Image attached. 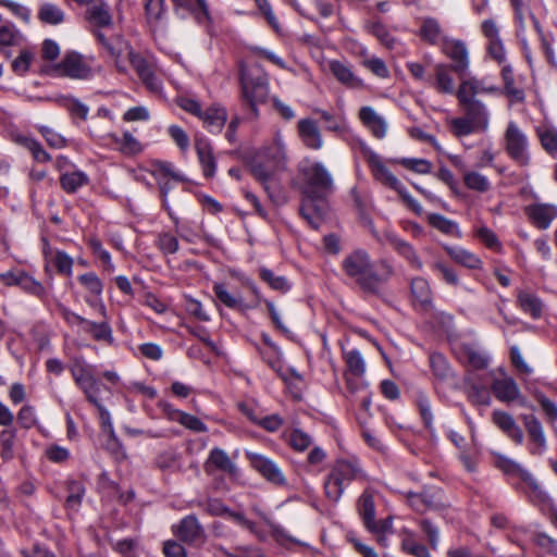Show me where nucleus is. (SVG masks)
I'll list each match as a JSON object with an SVG mask.
<instances>
[{"mask_svg": "<svg viewBox=\"0 0 557 557\" xmlns=\"http://www.w3.org/2000/svg\"><path fill=\"white\" fill-rule=\"evenodd\" d=\"M379 265L383 271H375L374 262L366 249L357 248L347 253L342 261L344 274L366 294L379 296L381 286L394 274V268L387 260H380Z\"/></svg>", "mask_w": 557, "mask_h": 557, "instance_id": "1", "label": "nucleus"}, {"mask_svg": "<svg viewBox=\"0 0 557 557\" xmlns=\"http://www.w3.org/2000/svg\"><path fill=\"white\" fill-rule=\"evenodd\" d=\"M302 178L305 197H327L334 189V180L329 169L320 161L304 159L298 166Z\"/></svg>", "mask_w": 557, "mask_h": 557, "instance_id": "2", "label": "nucleus"}, {"mask_svg": "<svg viewBox=\"0 0 557 557\" xmlns=\"http://www.w3.org/2000/svg\"><path fill=\"white\" fill-rule=\"evenodd\" d=\"M42 72L71 79H90L96 73L101 72L100 65H94L92 57H85L75 51H67L62 60L51 66L42 69Z\"/></svg>", "mask_w": 557, "mask_h": 557, "instance_id": "3", "label": "nucleus"}, {"mask_svg": "<svg viewBox=\"0 0 557 557\" xmlns=\"http://www.w3.org/2000/svg\"><path fill=\"white\" fill-rule=\"evenodd\" d=\"M362 471L357 462L351 460H337L324 482L325 496L331 502H338L345 485L357 480Z\"/></svg>", "mask_w": 557, "mask_h": 557, "instance_id": "4", "label": "nucleus"}, {"mask_svg": "<svg viewBox=\"0 0 557 557\" xmlns=\"http://www.w3.org/2000/svg\"><path fill=\"white\" fill-rule=\"evenodd\" d=\"M504 146L509 158L520 166L530 164L529 139L516 122L510 121L504 133Z\"/></svg>", "mask_w": 557, "mask_h": 557, "instance_id": "5", "label": "nucleus"}, {"mask_svg": "<svg viewBox=\"0 0 557 557\" xmlns=\"http://www.w3.org/2000/svg\"><path fill=\"white\" fill-rule=\"evenodd\" d=\"M70 371L76 385L83 391L89 403H96V397L100 392V382L88 370L84 360L76 358L70 366Z\"/></svg>", "mask_w": 557, "mask_h": 557, "instance_id": "6", "label": "nucleus"}, {"mask_svg": "<svg viewBox=\"0 0 557 557\" xmlns=\"http://www.w3.org/2000/svg\"><path fill=\"white\" fill-rule=\"evenodd\" d=\"M245 455L251 467L268 482L277 486H285L287 484L283 471L272 459L253 451H246Z\"/></svg>", "mask_w": 557, "mask_h": 557, "instance_id": "7", "label": "nucleus"}, {"mask_svg": "<svg viewBox=\"0 0 557 557\" xmlns=\"http://www.w3.org/2000/svg\"><path fill=\"white\" fill-rule=\"evenodd\" d=\"M442 52L451 60V70L459 76H465L470 66L467 45L459 39H445L441 47Z\"/></svg>", "mask_w": 557, "mask_h": 557, "instance_id": "8", "label": "nucleus"}, {"mask_svg": "<svg viewBox=\"0 0 557 557\" xmlns=\"http://www.w3.org/2000/svg\"><path fill=\"white\" fill-rule=\"evenodd\" d=\"M529 437V453L533 456H542L547 450V440L541 421L533 414L521 417Z\"/></svg>", "mask_w": 557, "mask_h": 557, "instance_id": "9", "label": "nucleus"}, {"mask_svg": "<svg viewBox=\"0 0 557 557\" xmlns=\"http://www.w3.org/2000/svg\"><path fill=\"white\" fill-rule=\"evenodd\" d=\"M173 533L184 543L196 545L205 542L206 533L196 516L189 515L172 527Z\"/></svg>", "mask_w": 557, "mask_h": 557, "instance_id": "10", "label": "nucleus"}, {"mask_svg": "<svg viewBox=\"0 0 557 557\" xmlns=\"http://www.w3.org/2000/svg\"><path fill=\"white\" fill-rule=\"evenodd\" d=\"M77 280L88 293V295L85 297L86 304L96 309L102 318H106V306L101 299L103 290L101 280L94 272L82 274L77 277Z\"/></svg>", "mask_w": 557, "mask_h": 557, "instance_id": "11", "label": "nucleus"}, {"mask_svg": "<svg viewBox=\"0 0 557 557\" xmlns=\"http://www.w3.org/2000/svg\"><path fill=\"white\" fill-rule=\"evenodd\" d=\"M406 497L409 506L419 513L436 510L443 506L441 490L435 487L423 488L420 493L408 492Z\"/></svg>", "mask_w": 557, "mask_h": 557, "instance_id": "12", "label": "nucleus"}, {"mask_svg": "<svg viewBox=\"0 0 557 557\" xmlns=\"http://www.w3.org/2000/svg\"><path fill=\"white\" fill-rule=\"evenodd\" d=\"M529 221L540 230H547L557 219V206L546 202H533L524 208Z\"/></svg>", "mask_w": 557, "mask_h": 557, "instance_id": "13", "label": "nucleus"}, {"mask_svg": "<svg viewBox=\"0 0 557 557\" xmlns=\"http://www.w3.org/2000/svg\"><path fill=\"white\" fill-rule=\"evenodd\" d=\"M325 198L326 197L302 196L300 214L314 230H318L325 219L327 212V205L324 201Z\"/></svg>", "mask_w": 557, "mask_h": 557, "instance_id": "14", "label": "nucleus"}, {"mask_svg": "<svg viewBox=\"0 0 557 557\" xmlns=\"http://www.w3.org/2000/svg\"><path fill=\"white\" fill-rule=\"evenodd\" d=\"M240 84L244 101L265 102L269 96V86L264 78H251L245 70L240 71Z\"/></svg>", "mask_w": 557, "mask_h": 557, "instance_id": "15", "label": "nucleus"}, {"mask_svg": "<svg viewBox=\"0 0 557 557\" xmlns=\"http://www.w3.org/2000/svg\"><path fill=\"white\" fill-rule=\"evenodd\" d=\"M127 59L148 89L151 91L160 90L161 83L154 74L153 66L146 59L135 53L132 49L127 51Z\"/></svg>", "mask_w": 557, "mask_h": 557, "instance_id": "16", "label": "nucleus"}, {"mask_svg": "<svg viewBox=\"0 0 557 557\" xmlns=\"http://www.w3.org/2000/svg\"><path fill=\"white\" fill-rule=\"evenodd\" d=\"M457 100L462 108L463 115H466L480 132H485L490 125V113L486 106L481 100Z\"/></svg>", "mask_w": 557, "mask_h": 557, "instance_id": "17", "label": "nucleus"}, {"mask_svg": "<svg viewBox=\"0 0 557 557\" xmlns=\"http://www.w3.org/2000/svg\"><path fill=\"white\" fill-rule=\"evenodd\" d=\"M459 78L460 84L456 91L457 99L478 100L475 96L479 94H495L498 91L496 86L487 85L485 81L475 76H461Z\"/></svg>", "mask_w": 557, "mask_h": 557, "instance_id": "18", "label": "nucleus"}, {"mask_svg": "<svg viewBox=\"0 0 557 557\" xmlns=\"http://www.w3.org/2000/svg\"><path fill=\"white\" fill-rule=\"evenodd\" d=\"M410 294L417 310L429 312L433 309V294L429 282L423 277H414L410 283Z\"/></svg>", "mask_w": 557, "mask_h": 557, "instance_id": "19", "label": "nucleus"}, {"mask_svg": "<svg viewBox=\"0 0 557 557\" xmlns=\"http://www.w3.org/2000/svg\"><path fill=\"white\" fill-rule=\"evenodd\" d=\"M203 469L207 474H213L215 471H222L230 475L237 474L236 465L231 460L227 453L219 447L210 450L203 463Z\"/></svg>", "mask_w": 557, "mask_h": 557, "instance_id": "20", "label": "nucleus"}, {"mask_svg": "<svg viewBox=\"0 0 557 557\" xmlns=\"http://www.w3.org/2000/svg\"><path fill=\"white\" fill-rule=\"evenodd\" d=\"M422 41L431 46H443L445 39H448L444 34V29L438 20L426 16L420 20V27L417 33Z\"/></svg>", "mask_w": 557, "mask_h": 557, "instance_id": "21", "label": "nucleus"}, {"mask_svg": "<svg viewBox=\"0 0 557 557\" xmlns=\"http://www.w3.org/2000/svg\"><path fill=\"white\" fill-rule=\"evenodd\" d=\"M451 72H454L451 65L436 63L433 67V77H431L429 85L440 94L456 95L457 89L455 88Z\"/></svg>", "mask_w": 557, "mask_h": 557, "instance_id": "22", "label": "nucleus"}, {"mask_svg": "<svg viewBox=\"0 0 557 557\" xmlns=\"http://www.w3.org/2000/svg\"><path fill=\"white\" fill-rule=\"evenodd\" d=\"M492 421L504 434H506L507 437H509L516 444L521 445L523 443V431L516 423L511 414L502 410H494L492 413Z\"/></svg>", "mask_w": 557, "mask_h": 557, "instance_id": "23", "label": "nucleus"}, {"mask_svg": "<svg viewBox=\"0 0 557 557\" xmlns=\"http://www.w3.org/2000/svg\"><path fill=\"white\" fill-rule=\"evenodd\" d=\"M195 149L205 177L212 178L216 172V160L211 144L206 138L196 137Z\"/></svg>", "mask_w": 557, "mask_h": 557, "instance_id": "24", "label": "nucleus"}, {"mask_svg": "<svg viewBox=\"0 0 557 557\" xmlns=\"http://www.w3.org/2000/svg\"><path fill=\"white\" fill-rule=\"evenodd\" d=\"M280 168L274 164L256 163L251 168L253 177L263 185L264 190L272 198L280 189V183L276 178V171Z\"/></svg>", "mask_w": 557, "mask_h": 557, "instance_id": "25", "label": "nucleus"}, {"mask_svg": "<svg viewBox=\"0 0 557 557\" xmlns=\"http://www.w3.org/2000/svg\"><path fill=\"white\" fill-rule=\"evenodd\" d=\"M368 162L377 181L396 191H401L404 184L384 165L377 154L371 153Z\"/></svg>", "mask_w": 557, "mask_h": 557, "instance_id": "26", "label": "nucleus"}, {"mask_svg": "<svg viewBox=\"0 0 557 557\" xmlns=\"http://www.w3.org/2000/svg\"><path fill=\"white\" fill-rule=\"evenodd\" d=\"M298 134L306 147L319 150L323 146L318 123L311 119H301L298 122Z\"/></svg>", "mask_w": 557, "mask_h": 557, "instance_id": "27", "label": "nucleus"}, {"mask_svg": "<svg viewBox=\"0 0 557 557\" xmlns=\"http://www.w3.org/2000/svg\"><path fill=\"white\" fill-rule=\"evenodd\" d=\"M496 465L498 468H500L504 472L508 474H519L521 475L527 483L529 484L530 488L539 496L543 495V491L541 490V486L539 483L531 476V474L525 471L522 466L515 460L507 458L506 456L496 455Z\"/></svg>", "mask_w": 557, "mask_h": 557, "instance_id": "28", "label": "nucleus"}, {"mask_svg": "<svg viewBox=\"0 0 557 557\" xmlns=\"http://www.w3.org/2000/svg\"><path fill=\"white\" fill-rule=\"evenodd\" d=\"M86 15L90 24L95 26L109 27L112 25L110 7L102 0H91L87 5Z\"/></svg>", "mask_w": 557, "mask_h": 557, "instance_id": "29", "label": "nucleus"}, {"mask_svg": "<svg viewBox=\"0 0 557 557\" xmlns=\"http://www.w3.org/2000/svg\"><path fill=\"white\" fill-rule=\"evenodd\" d=\"M359 117L373 136L376 138H384L386 136L387 123L373 108L362 107L359 111Z\"/></svg>", "mask_w": 557, "mask_h": 557, "instance_id": "30", "label": "nucleus"}, {"mask_svg": "<svg viewBox=\"0 0 557 557\" xmlns=\"http://www.w3.org/2000/svg\"><path fill=\"white\" fill-rule=\"evenodd\" d=\"M517 302L519 308L533 319L542 317L544 302L536 294L527 289H519L517 292Z\"/></svg>", "mask_w": 557, "mask_h": 557, "instance_id": "31", "label": "nucleus"}, {"mask_svg": "<svg viewBox=\"0 0 557 557\" xmlns=\"http://www.w3.org/2000/svg\"><path fill=\"white\" fill-rule=\"evenodd\" d=\"M389 244L399 256L407 260L412 269L417 271L423 269V262L411 244L397 236L389 237Z\"/></svg>", "mask_w": 557, "mask_h": 557, "instance_id": "32", "label": "nucleus"}, {"mask_svg": "<svg viewBox=\"0 0 557 557\" xmlns=\"http://www.w3.org/2000/svg\"><path fill=\"white\" fill-rule=\"evenodd\" d=\"M144 10L147 24L151 28H158L166 17L164 0H144Z\"/></svg>", "mask_w": 557, "mask_h": 557, "instance_id": "33", "label": "nucleus"}, {"mask_svg": "<svg viewBox=\"0 0 557 557\" xmlns=\"http://www.w3.org/2000/svg\"><path fill=\"white\" fill-rule=\"evenodd\" d=\"M492 389L495 397L503 403H511L520 396L517 383L509 377L495 380Z\"/></svg>", "mask_w": 557, "mask_h": 557, "instance_id": "34", "label": "nucleus"}, {"mask_svg": "<svg viewBox=\"0 0 557 557\" xmlns=\"http://www.w3.org/2000/svg\"><path fill=\"white\" fill-rule=\"evenodd\" d=\"M83 331L88 333L97 342H103L108 345H112L114 343L112 329L109 324L107 314L101 322L87 320Z\"/></svg>", "mask_w": 557, "mask_h": 557, "instance_id": "35", "label": "nucleus"}, {"mask_svg": "<svg viewBox=\"0 0 557 557\" xmlns=\"http://www.w3.org/2000/svg\"><path fill=\"white\" fill-rule=\"evenodd\" d=\"M200 119L210 132L220 133L226 123L227 113L223 107H211L202 112Z\"/></svg>", "mask_w": 557, "mask_h": 557, "instance_id": "36", "label": "nucleus"}, {"mask_svg": "<svg viewBox=\"0 0 557 557\" xmlns=\"http://www.w3.org/2000/svg\"><path fill=\"white\" fill-rule=\"evenodd\" d=\"M329 69L339 83L349 88H358L362 85L361 79L355 76L350 67L341 61H331Z\"/></svg>", "mask_w": 557, "mask_h": 557, "instance_id": "37", "label": "nucleus"}, {"mask_svg": "<svg viewBox=\"0 0 557 557\" xmlns=\"http://www.w3.org/2000/svg\"><path fill=\"white\" fill-rule=\"evenodd\" d=\"M444 248L455 262L466 268L480 269L482 267V260L476 255L462 247L445 246Z\"/></svg>", "mask_w": 557, "mask_h": 557, "instance_id": "38", "label": "nucleus"}, {"mask_svg": "<svg viewBox=\"0 0 557 557\" xmlns=\"http://www.w3.org/2000/svg\"><path fill=\"white\" fill-rule=\"evenodd\" d=\"M358 511L367 529H375V507L373 496L364 492L358 500Z\"/></svg>", "mask_w": 557, "mask_h": 557, "instance_id": "39", "label": "nucleus"}, {"mask_svg": "<svg viewBox=\"0 0 557 557\" xmlns=\"http://www.w3.org/2000/svg\"><path fill=\"white\" fill-rule=\"evenodd\" d=\"M262 154L271 164L280 169L283 166L286 156L285 145L281 134L277 133L273 143L269 147L263 148Z\"/></svg>", "mask_w": 557, "mask_h": 557, "instance_id": "40", "label": "nucleus"}, {"mask_svg": "<svg viewBox=\"0 0 557 557\" xmlns=\"http://www.w3.org/2000/svg\"><path fill=\"white\" fill-rule=\"evenodd\" d=\"M213 292L225 307L234 310H243L245 308L243 298L239 294H232L227 290L225 284L215 282L213 284Z\"/></svg>", "mask_w": 557, "mask_h": 557, "instance_id": "41", "label": "nucleus"}, {"mask_svg": "<svg viewBox=\"0 0 557 557\" xmlns=\"http://www.w3.org/2000/svg\"><path fill=\"white\" fill-rule=\"evenodd\" d=\"M466 382L468 384L467 395L469 400L474 405L488 406L491 395L487 387L474 383L470 373L467 375Z\"/></svg>", "mask_w": 557, "mask_h": 557, "instance_id": "42", "label": "nucleus"}, {"mask_svg": "<svg viewBox=\"0 0 557 557\" xmlns=\"http://www.w3.org/2000/svg\"><path fill=\"white\" fill-rule=\"evenodd\" d=\"M343 356L348 374L355 377H361L366 372V362L361 352L357 349L344 350Z\"/></svg>", "mask_w": 557, "mask_h": 557, "instance_id": "43", "label": "nucleus"}, {"mask_svg": "<svg viewBox=\"0 0 557 557\" xmlns=\"http://www.w3.org/2000/svg\"><path fill=\"white\" fill-rule=\"evenodd\" d=\"M109 138L116 149L124 154H136L141 151L139 141L128 132H125L122 137L110 134Z\"/></svg>", "mask_w": 557, "mask_h": 557, "instance_id": "44", "label": "nucleus"}, {"mask_svg": "<svg viewBox=\"0 0 557 557\" xmlns=\"http://www.w3.org/2000/svg\"><path fill=\"white\" fill-rule=\"evenodd\" d=\"M15 143L20 146L26 148L33 156V158L37 162H49L51 160V157L46 150L42 148L41 144L37 141L36 139L28 137V136H16Z\"/></svg>", "mask_w": 557, "mask_h": 557, "instance_id": "45", "label": "nucleus"}, {"mask_svg": "<svg viewBox=\"0 0 557 557\" xmlns=\"http://www.w3.org/2000/svg\"><path fill=\"white\" fill-rule=\"evenodd\" d=\"M88 176L82 171L67 172L61 175V187L69 194H73L82 186L87 185Z\"/></svg>", "mask_w": 557, "mask_h": 557, "instance_id": "46", "label": "nucleus"}, {"mask_svg": "<svg viewBox=\"0 0 557 557\" xmlns=\"http://www.w3.org/2000/svg\"><path fill=\"white\" fill-rule=\"evenodd\" d=\"M401 548L414 557H432L426 546L414 540V533L408 529L403 530Z\"/></svg>", "mask_w": 557, "mask_h": 557, "instance_id": "47", "label": "nucleus"}, {"mask_svg": "<svg viewBox=\"0 0 557 557\" xmlns=\"http://www.w3.org/2000/svg\"><path fill=\"white\" fill-rule=\"evenodd\" d=\"M448 128L450 133L457 137L461 138L465 136H469L473 133L480 132L473 123L468 120L466 115L453 117L447 121Z\"/></svg>", "mask_w": 557, "mask_h": 557, "instance_id": "48", "label": "nucleus"}, {"mask_svg": "<svg viewBox=\"0 0 557 557\" xmlns=\"http://www.w3.org/2000/svg\"><path fill=\"white\" fill-rule=\"evenodd\" d=\"M38 18L45 24L58 25L64 21V12L58 5L47 2L40 5Z\"/></svg>", "mask_w": 557, "mask_h": 557, "instance_id": "49", "label": "nucleus"}, {"mask_svg": "<svg viewBox=\"0 0 557 557\" xmlns=\"http://www.w3.org/2000/svg\"><path fill=\"white\" fill-rule=\"evenodd\" d=\"M430 367L434 376L441 381L448 380L451 375V368L446 358L438 352L430 355Z\"/></svg>", "mask_w": 557, "mask_h": 557, "instance_id": "50", "label": "nucleus"}, {"mask_svg": "<svg viewBox=\"0 0 557 557\" xmlns=\"http://www.w3.org/2000/svg\"><path fill=\"white\" fill-rule=\"evenodd\" d=\"M259 275L260 278L274 290L286 293L290 288V284L288 283L285 276L276 275L270 269L261 268L259 271Z\"/></svg>", "mask_w": 557, "mask_h": 557, "instance_id": "51", "label": "nucleus"}, {"mask_svg": "<svg viewBox=\"0 0 557 557\" xmlns=\"http://www.w3.org/2000/svg\"><path fill=\"white\" fill-rule=\"evenodd\" d=\"M85 495V486L82 482L70 480L67 482V496H66V507L72 510H77L82 504V499Z\"/></svg>", "mask_w": 557, "mask_h": 557, "instance_id": "52", "label": "nucleus"}, {"mask_svg": "<svg viewBox=\"0 0 557 557\" xmlns=\"http://www.w3.org/2000/svg\"><path fill=\"white\" fill-rule=\"evenodd\" d=\"M502 77L506 95L516 101H522L524 99V92L522 89L515 86L513 71L510 65L503 66Z\"/></svg>", "mask_w": 557, "mask_h": 557, "instance_id": "53", "label": "nucleus"}, {"mask_svg": "<svg viewBox=\"0 0 557 557\" xmlns=\"http://www.w3.org/2000/svg\"><path fill=\"white\" fill-rule=\"evenodd\" d=\"M428 221L433 227L437 228L444 234L457 236L460 235L458 225L454 221L448 220L442 214L432 213L428 216Z\"/></svg>", "mask_w": 557, "mask_h": 557, "instance_id": "54", "label": "nucleus"}, {"mask_svg": "<svg viewBox=\"0 0 557 557\" xmlns=\"http://www.w3.org/2000/svg\"><path fill=\"white\" fill-rule=\"evenodd\" d=\"M34 59V52L28 49L22 50L20 54L12 61V71L18 76H24L29 71Z\"/></svg>", "mask_w": 557, "mask_h": 557, "instance_id": "55", "label": "nucleus"}, {"mask_svg": "<svg viewBox=\"0 0 557 557\" xmlns=\"http://www.w3.org/2000/svg\"><path fill=\"white\" fill-rule=\"evenodd\" d=\"M153 166V175L158 178V181H162L163 177H171L177 182L185 181L184 176L175 170L173 163L171 162L157 161L154 162Z\"/></svg>", "mask_w": 557, "mask_h": 557, "instance_id": "56", "label": "nucleus"}, {"mask_svg": "<svg viewBox=\"0 0 557 557\" xmlns=\"http://www.w3.org/2000/svg\"><path fill=\"white\" fill-rule=\"evenodd\" d=\"M369 30L373 36H375L381 44H383L386 48L393 49L396 45V38L392 36L387 29V27L381 22L376 21L369 25Z\"/></svg>", "mask_w": 557, "mask_h": 557, "instance_id": "57", "label": "nucleus"}, {"mask_svg": "<svg viewBox=\"0 0 557 557\" xmlns=\"http://www.w3.org/2000/svg\"><path fill=\"white\" fill-rule=\"evenodd\" d=\"M20 287L24 292L38 298H44L46 296V288L44 285L25 272H23V275L20 277Z\"/></svg>", "mask_w": 557, "mask_h": 557, "instance_id": "58", "label": "nucleus"}, {"mask_svg": "<svg viewBox=\"0 0 557 557\" xmlns=\"http://www.w3.org/2000/svg\"><path fill=\"white\" fill-rule=\"evenodd\" d=\"M537 135L542 147L548 153L557 152V129L552 127H539Z\"/></svg>", "mask_w": 557, "mask_h": 557, "instance_id": "59", "label": "nucleus"}, {"mask_svg": "<svg viewBox=\"0 0 557 557\" xmlns=\"http://www.w3.org/2000/svg\"><path fill=\"white\" fill-rule=\"evenodd\" d=\"M21 34L12 24L0 26V51L3 47H11L18 44Z\"/></svg>", "mask_w": 557, "mask_h": 557, "instance_id": "60", "label": "nucleus"}, {"mask_svg": "<svg viewBox=\"0 0 557 557\" xmlns=\"http://www.w3.org/2000/svg\"><path fill=\"white\" fill-rule=\"evenodd\" d=\"M476 237L488 248L494 251H500L503 246L496 234L486 226H480L476 230Z\"/></svg>", "mask_w": 557, "mask_h": 557, "instance_id": "61", "label": "nucleus"}, {"mask_svg": "<svg viewBox=\"0 0 557 557\" xmlns=\"http://www.w3.org/2000/svg\"><path fill=\"white\" fill-rule=\"evenodd\" d=\"M157 246L164 255H173L177 252L180 244L177 238L170 233H161L157 238Z\"/></svg>", "mask_w": 557, "mask_h": 557, "instance_id": "62", "label": "nucleus"}, {"mask_svg": "<svg viewBox=\"0 0 557 557\" xmlns=\"http://www.w3.org/2000/svg\"><path fill=\"white\" fill-rule=\"evenodd\" d=\"M465 184L468 188L484 193L490 188L488 180L478 173V172H468L465 175Z\"/></svg>", "mask_w": 557, "mask_h": 557, "instance_id": "63", "label": "nucleus"}, {"mask_svg": "<svg viewBox=\"0 0 557 557\" xmlns=\"http://www.w3.org/2000/svg\"><path fill=\"white\" fill-rule=\"evenodd\" d=\"M289 445L298 451H304L312 444V438L309 434L299 429H295L289 434Z\"/></svg>", "mask_w": 557, "mask_h": 557, "instance_id": "64", "label": "nucleus"}]
</instances>
